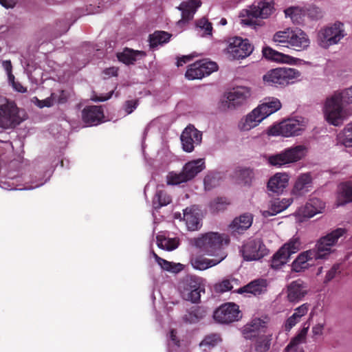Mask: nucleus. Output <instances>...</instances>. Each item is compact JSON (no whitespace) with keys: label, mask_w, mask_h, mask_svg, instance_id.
I'll return each instance as SVG.
<instances>
[{"label":"nucleus","mask_w":352,"mask_h":352,"mask_svg":"<svg viewBox=\"0 0 352 352\" xmlns=\"http://www.w3.org/2000/svg\"><path fill=\"white\" fill-rule=\"evenodd\" d=\"M206 168L204 159L200 158L188 162L181 172L170 171L166 175V184L169 186L179 185L193 179Z\"/></svg>","instance_id":"20e7f679"},{"label":"nucleus","mask_w":352,"mask_h":352,"mask_svg":"<svg viewBox=\"0 0 352 352\" xmlns=\"http://www.w3.org/2000/svg\"><path fill=\"white\" fill-rule=\"evenodd\" d=\"M250 96V89L246 87L233 88L225 96L221 102L220 108L223 111L232 110L241 106Z\"/></svg>","instance_id":"ddd939ff"},{"label":"nucleus","mask_w":352,"mask_h":352,"mask_svg":"<svg viewBox=\"0 0 352 352\" xmlns=\"http://www.w3.org/2000/svg\"><path fill=\"white\" fill-rule=\"evenodd\" d=\"M206 190H210L219 184V179L213 174H208L204 179Z\"/></svg>","instance_id":"603ef678"},{"label":"nucleus","mask_w":352,"mask_h":352,"mask_svg":"<svg viewBox=\"0 0 352 352\" xmlns=\"http://www.w3.org/2000/svg\"><path fill=\"white\" fill-rule=\"evenodd\" d=\"M183 215L188 230H197L201 227L200 215L198 210L195 206L186 208L184 210Z\"/></svg>","instance_id":"393cba45"},{"label":"nucleus","mask_w":352,"mask_h":352,"mask_svg":"<svg viewBox=\"0 0 352 352\" xmlns=\"http://www.w3.org/2000/svg\"><path fill=\"white\" fill-rule=\"evenodd\" d=\"M13 89L20 93H25L27 91V89L24 87L19 82H13L12 85Z\"/></svg>","instance_id":"69168bd1"},{"label":"nucleus","mask_w":352,"mask_h":352,"mask_svg":"<svg viewBox=\"0 0 352 352\" xmlns=\"http://www.w3.org/2000/svg\"><path fill=\"white\" fill-rule=\"evenodd\" d=\"M340 265L335 264L332 266V267L327 272L326 274L324 283H327L333 280L337 274L339 272Z\"/></svg>","instance_id":"6e6d98bb"},{"label":"nucleus","mask_w":352,"mask_h":352,"mask_svg":"<svg viewBox=\"0 0 352 352\" xmlns=\"http://www.w3.org/2000/svg\"><path fill=\"white\" fill-rule=\"evenodd\" d=\"M324 325L323 324H317L312 327V333L314 336H321L323 333Z\"/></svg>","instance_id":"e2e57ef3"},{"label":"nucleus","mask_w":352,"mask_h":352,"mask_svg":"<svg viewBox=\"0 0 352 352\" xmlns=\"http://www.w3.org/2000/svg\"><path fill=\"white\" fill-rule=\"evenodd\" d=\"M54 96H55L54 94H52L50 97H49L45 100H40L36 98L37 106L40 108H43L45 107H50L53 106L54 104Z\"/></svg>","instance_id":"bf43d9fd"},{"label":"nucleus","mask_w":352,"mask_h":352,"mask_svg":"<svg viewBox=\"0 0 352 352\" xmlns=\"http://www.w3.org/2000/svg\"><path fill=\"white\" fill-rule=\"evenodd\" d=\"M344 228H337L326 236L321 237L316 243L315 248L311 249L314 251L315 260L325 258L332 252V247L334 246L338 239L345 234Z\"/></svg>","instance_id":"0eeeda50"},{"label":"nucleus","mask_w":352,"mask_h":352,"mask_svg":"<svg viewBox=\"0 0 352 352\" xmlns=\"http://www.w3.org/2000/svg\"><path fill=\"white\" fill-rule=\"evenodd\" d=\"M254 50V46L249 40L241 37H234L230 39L226 48L229 58L233 60L243 59L249 56Z\"/></svg>","instance_id":"4468645a"},{"label":"nucleus","mask_w":352,"mask_h":352,"mask_svg":"<svg viewBox=\"0 0 352 352\" xmlns=\"http://www.w3.org/2000/svg\"><path fill=\"white\" fill-rule=\"evenodd\" d=\"M220 263V260L208 259L202 256H197L191 260L193 268L199 270H205Z\"/></svg>","instance_id":"a19ab883"},{"label":"nucleus","mask_w":352,"mask_h":352,"mask_svg":"<svg viewBox=\"0 0 352 352\" xmlns=\"http://www.w3.org/2000/svg\"><path fill=\"white\" fill-rule=\"evenodd\" d=\"M179 289L184 300L197 303L201 293H205V280L196 275H187L180 281Z\"/></svg>","instance_id":"39448f33"},{"label":"nucleus","mask_w":352,"mask_h":352,"mask_svg":"<svg viewBox=\"0 0 352 352\" xmlns=\"http://www.w3.org/2000/svg\"><path fill=\"white\" fill-rule=\"evenodd\" d=\"M343 102L352 103V87L342 92L335 93L327 99L324 116L329 124L340 126L346 119L347 113L343 109Z\"/></svg>","instance_id":"f257e3e1"},{"label":"nucleus","mask_w":352,"mask_h":352,"mask_svg":"<svg viewBox=\"0 0 352 352\" xmlns=\"http://www.w3.org/2000/svg\"><path fill=\"white\" fill-rule=\"evenodd\" d=\"M262 120L263 118L261 117L257 110L254 109L251 113L247 115L244 121L240 122L239 127L243 131H249L256 126Z\"/></svg>","instance_id":"f704fd0d"},{"label":"nucleus","mask_w":352,"mask_h":352,"mask_svg":"<svg viewBox=\"0 0 352 352\" xmlns=\"http://www.w3.org/2000/svg\"><path fill=\"white\" fill-rule=\"evenodd\" d=\"M230 202L226 197H217L210 202V209L214 212L224 210Z\"/></svg>","instance_id":"09e8293b"},{"label":"nucleus","mask_w":352,"mask_h":352,"mask_svg":"<svg viewBox=\"0 0 352 352\" xmlns=\"http://www.w3.org/2000/svg\"><path fill=\"white\" fill-rule=\"evenodd\" d=\"M291 31L292 29L287 28L283 31L276 32L273 36L272 41L278 46L288 47Z\"/></svg>","instance_id":"c03bdc74"},{"label":"nucleus","mask_w":352,"mask_h":352,"mask_svg":"<svg viewBox=\"0 0 352 352\" xmlns=\"http://www.w3.org/2000/svg\"><path fill=\"white\" fill-rule=\"evenodd\" d=\"M267 328L265 321L256 318L245 324L241 328V332L245 340H253L266 333Z\"/></svg>","instance_id":"aec40b11"},{"label":"nucleus","mask_w":352,"mask_h":352,"mask_svg":"<svg viewBox=\"0 0 352 352\" xmlns=\"http://www.w3.org/2000/svg\"><path fill=\"white\" fill-rule=\"evenodd\" d=\"M314 259L315 253L314 250H309L300 253L293 262L292 267L296 272H300L307 269L310 265L308 262Z\"/></svg>","instance_id":"c756f323"},{"label":"nucleus","mask_w":352,"mask_h":352,"mask_svg":"<svg viewBox=\"0 0 352 352\" xmlns=\"http://www.w3.org/2000/svg\"><path fill=\"white\" fill-rule=\"evenodd\" d=\"M138 100H126L124 104V109L127 114H131L138 106Z\"/></svg>","instance_id":"13d9d810"},{"label":"nucleus","mask_w":352,"mask_h":352,"mask_svg":"<svg viewBox=\"0 0 352 352\" xmlns=\"http://www.w3.org/2000/svg\"><path fill=\"white\" fill-rule=\"evenodd\" d=\"M274 11V3L273 1L259 0L254 1L252 5L250 6L249 9L246 10L248 18L243 19L242 23L248 25H252L254 24V21L250 17L267 19Z\"/></svg>","instance_id":"9d476101"},{"label":"nucleus","mask_w":352,"mask_h":352,"mask_svg":"<svg viewBox=\"0 0 352 352\" xmlns=\"http://www.w3.org/2000/svg\"><path fill=\"white\" fill-rule=\"evenodd\" d=\"M240 252L245 261L258 260L267 254V248L261 239H249Z\"/></svg>","instance_id":"dca6fc26"},{"label":"nucleus","mask_w":352,"mask_h":352,"mask_svg":"<svg viewBox=\"0 0 352 352\" xmlns=\"http://www.w3.org/2000/svg\"><path fill=\"white\" fill-rule=\"evenodd\" d=\"M252 221V215L245 213L236 217L230 223V228L233 232L241 234L251 226Z\"/></svg>","instance_id":"bb28decb"},{"label":"nucleus","mask_w":352,"mask_h":352,"mask_svg":"<svg viewBox=\"0 0 352 352\" xmlns=\"http://www.w3.org/2000/svg\"><path fill=\"white\" fill-rule=\"evenodd\" d=\"M288 182L289 175L287 174L276 173L270 179L267 188L269 190L279 194L287 186Z\"/></svg>","instance_id":"a878e982"},{"label":"nucleus","mask_w":352,"mask_h":352,"mask_svg":"<svg viewBox=\"0 0 352 352\" xmlns=\"http://www.w3.org/2000/svg\"><path fill=\"white\" fill-rule=\"evenodd\" d=\"M157 264L164 270L171 272L173 273H177L182 270L183 266L181 263H175L173 262L168 261L164 258L160 259Z\"/></svg>","instance_id":"de8ad7c7"},{"label":"nucleus","mask_w":352,"mask_h":352,"mask_svg":"<svg viewBox=\"0 0 352 352\" xmlns=\"http://www.w3.org/2000/svg\"><path fill=\"white\" fill-rule=\"evenodd\" d=\"M305 150V147L302 145L285 148L279 153L269 156L268 162L270 165L277 167L296 162L304 157Z\"/></svg>","instance_id":"6e6552de"},{"label":"nucleus","mask_w":352,"mask_h":352,"mask_svg":"<svg viewBox=\"0 0 352 352\" xmlns=\"http://www.w3.org/2000/svg\"><path fill=\"white\" fill-rule=\"evenodd\" d=\"M171 34L164 31H155L149 35V43L151 48H155L160 45H163L169 41Z\"/></svg>","instance_id":"ea45409f"},{"label":"nucleus","mask_w":352,"mask_h":352,"mask_svg":"<svg viewBox=\"0 0 352 352\" xmlns=\"http://www.w3.org/2000/svg\"><path fill=\"white\" fill-rule=\"evenodd\" d=\"M300 72L294 68L278 67L271 69L263 77V81L268 85L285 86L300 78Z\"/></svg>","instance_id":"423d86ee"},{"label":"nucleus","mask_w":352,"mask_h":352,"mask_svg":"<svg viewBox=\"0 0 352 352\" xmlns=\"http://www.w3.org/2000/svg\"><path fill=\"white\" fill-rule=\"evenodd\" d=\"M254 175V171L251 168H245L240 170L239 177L245 184H249L251 183Z\"/></svg>","instance_id":"864d4df0"},{"label":"nucleus","mask_w":352,"mask_h":352,"mask_svg":"<svg viewBox=\"0 0 352 352\" xmlns=\"http://www.w3.org/2000/svg\"><path fill=\"white\" fill-rule=\"evenodd\" d=\"M104 112L101 107L88 106L82 111V120L87 126H96L102 122Z\"/></svg>","instance_id":"4be33fe9"},{"label":"nucleus","mask_w":352,"mask_h":352,"mask_svg":"<svg viewBox=\"0 0 352 352\" xmlns=\"http://www.w3.org/2000/svg\"><path fill=\"white\" fill-rule=\"evenodd\" d=\"M206 315V310L204 307L195 306L188 309L183 316V320L186 323H197L203 319Z\"/></svg>","instance_id":"2f4dec72"},{"label":"nucleus","mask_w":352,"mask_h":352,"mask_svg":"<svg viewBox=\"0 0 352 352\" xmlns=\"http://www.w3.org/2000/svg\"><path fill=\"white\" fill-rule=\"evenodd\" d=\"M201 0H188L187 1H184L182 4V7H184L188 10L192 12L195 14L197 12V10L201 6Z\"/></svg>","instance_id":"5fc2aeb1"},{"label":"nucleus","mask_w":352,"mask_h":352,"mask_svg":"<svg viewBox=\"0 0 352 352\" xmlns=\"http://www.w3.org/2000/svg\"><path fill=\"white\" fill-rule=\"evenodd\" d=\"M222 339L219 334L212 333L206 336L199 343V348L202 352H208L210 349L218 345Z\"/></svg>","instance_id":"58836bf2"},{"label":"nucleus","mask_w":352,"mask_h":352,"mask_svg":"<svg viewBox=\"0 0 352 352\" xmlns=\"http://www.w3.org/2000/svg\"><path fill=\"white\" fill-rule=\"evenodd\" d=\"M345 36L344 24L336 22L330 26L322 28L318 33L319 45L323 48L338 43Z\"/></svg>","instance_id":"1a4fd4ad"},{"label":"nucleus","mask_w":352,"mask_h":352,"mask_svg":"<svg viewBox=\"0 0 352 352\" xmlns=\"http://www.w3.org/2000/svg\"><path fill=\"white\" fill-rule=\"evenodd\" d=\"M26 119L24 109H19L14 101L0 96V127L14 129Z\"/></svg>","instance_id":"7ed1b4c3"},{"label":"nucleus","mask_w":352,"mask_h":352,"mask_svg":"<svg viewBox=\"0 0 352 352\" xmlns=\"http://www.w3.org/2000/svg\"><path fill=\"white\" fill-rule=\"evenodd\" d=\"M267 281L266 279L258 278L252 280L246 285L237 289L239 294H251L254 296H258L267 291Z\"/></svg>","instance_id":"b1692460"},{"label":"nucleus","mask_w":352,"mask_h":352,"mask_svg":"<svg viewBox=\"0 0 352 352\" xmlns=\"http://www.w3.org/2000/svg\"><path fill=\"white\" fill-rule=\"evenodd\" d=\"M230 237L225 234L208 232L195 240V245L209 256H214L220 262L226 257L224 248L230 243Z\"/></svg>","instance_id":"f03ea898"},{"label":"nucleus","mask_w":352,"mask_h":352,"mask_svg":"<svg viewBox=\"0 0 352 352\" xmlns=\"http://www.w3.org/2000/svg\"><path fill=\"white\" fill-rule=\"evenodd\" d=\"M2 65L7 74L12 72V65L10 60H3Z\"/></svg>","instance_id":"774afa93"},{"label":"nucleus","mask_w":352,"mask_h":352,"mask_svg":"<svg viewBox=\"0 0 352 352\" xmlns=\"http://www.w3.org/2000/svg\"><path fill=\"white\" fill-rule=\"evenodd\" d=\"M195 26L197 30L203 31L201 34L202 36H212V25L206 17L197 20L195 22Z\"/></svg>","instance_id":"a18cd8bd"},{"label":"nucleus","mask_w":352,"mask_h":352,"mask_svg":"<svg viewBox=\"0 0 352 352\" xmlns=\"http://www.w3.org/2000/svg\"><path fill=\"white\" fill-rule=\"evenodd\" d=\"M274 52H276V50L268 46L264 47L262 50L263 57L271 61L274 57Z\"/></svg>","instance_id":"680f3d73"},{"label":"nucleus","mask_w":352,"mask_h":352,"mask_svg":"<svg viewBox=\"0 0 352 352\" xmlns=\"http://www.w3.org/2000/svg\"><path fill=\"white\" fill-rule=\"evenodd\" d=\"M145 52L142 51L133 50L126 48L122 52L118 53L117 57L119 61L126 65L133 64L138 55L145 56Z\"/></svg>","instance_id":"c9c22d12"},{"label":"nucleus","mask_w":352,"mask_h":352,"mask_svg":"<svg viewBox=\"0 0 352 352\" xmlns=\"http://www.w3.org/2000/svg\"><path fill=\"white\" fill-rule=\"evenodd\" d=\"M307 294V286L300 279L292 281L287 287V298L289 302H298Z\"/></svg>","instance_id":"412c9836"},{"label":"nucleus","mask_w":352,"mask_h":352,"mask_svg":"<svg viewBox=\"0 0 352 352\" xmlns=\"http://www.w3.org/2000/svg\"><path fill=\"white\" fill-rule=\"evenodd\" d=\"M218 65L212 61L202 60L191 64L186 72L188 80L201 79L217 71Z\"/></svg>","instance_id":"f3484780"},{"label":"nucleus","mask_w":352,"mask_h":352,"mask_svg":"<svg viewBox=\"0 0 352 352\" xmlns=\"http://www.w3.org/2000/svg\"><path fill=\"white\" fill-rule=\"evenodd\" d=\"M308 329L309 324L306 326V324H304L301 330L291 340L289 344L286 346V352H303V349L300 346V344L305 341Z\"/></svg>","instance_id":"c85d7f7f"},{"label":"nucleus","mask_w":352,"mask_h":352,"mask_svg":"<svg viewBox=\"0 0 352 352\" xmlns=\"http://www.w3.org/2000/svg\"><path fill=\"white\" fill-rule=\"evenodd\" d=\"M291 204L292 201L290 199H283L282 201H275L272 204L270 210L263 211L262 214L265 218L276 215L285 210Z\"/></svg>","instance_id":"4c0bfd02"},{"label":"nucleus","mask_w":352,"mask_h":352,"mask_svg":"<svg viewBox=\"0 0 352 352\" xmlns=\"http://www.w3.org/2000/svg\"><path fill=\"white\" fill-rule=\"evenodd\" d=\"M312 178L310 173H304L300 175L294 186L292 192L294 195H302L308 191L307 188L311 184Z\"/></svg>","instance_id":"72a5a7b5"},{"label":"nucleus","mask_w":352,"mask_h":352,"mask_svg":"<svg viewBox=\"0 0 352 352\" xmlns=\"http://www.w3.org/2000/svg\"><path fill=\"white\" fill-rule=\"evenodd\" d=\"M300 242L298 238H292L284 244L272 256L270 266L273 269H279L285 265L292 254L300 250Z\"/></svg>","instance_id":"9b49d317"},{"label":"nucleus","mask_w":352,"mask_h":352,"mask_svg":"<svg viewBox=\"0 0 352 352\" xmlns=\"http://www.w3.org/2000/svg\"><path fill=\"white\" fill-rule=\"evenodd\" d=\"M180 139L183 150L190 153L196 145H199L201 142L202 133L193 125L190 124L183 131Z\"/></svg>","instance_id":"6ab92c4d"},{"label":"nucleus","mask_w":352,"mask_h":352,"mask_svg":"<svg viewBox=\"0 0 352 352\" xmlns=\"http://www.w3.org/2000/svg\"><path fill=\"white\" fill-rule=\"evenodd\" d=\"M157 243L159 248L168 251L173 250L178 246L175 239H166L161 236H157Z\"/></svg>","instance_id":"49530a36"},{"label":"nucleus","mask_w":352,"mask_h":352,"mask_svg":"<svg viewBox=\"0 0 352 352\" xmlns=\"http://www.w3.org/2000/svg\"><path fill=\"white\" fill-rule=\"evenodd\" d=\"M272 335L263 334L255 339L254 350L256 352H267L271 345Z\"/></svg>","instance_id":"37998d69"},{"label":"nucleus","mask_w":352,"mask_h":352,"mask_svg":"<svg viewBox=\"0 0 352 352\" xmlns=\"http://www.w3.org/2000/svg\"><path fill=\"white\" fill-rule=\"evenodd\" d=\"M340 141L346 147H352V122L344 129L343 135Z\"/></svg>","instance_id":"8fccbe9b"},{"label":"nucleus","mask_w":352,"mask_h":352,"mask_svg":"<svg viewBox=\"0 0 352 352\" xmlns=\"http://www.w3.org/2000/svg\"><path fill=\"white\" fill-rule=\"evenodd\" d=\"M104 74L109 76H118V69L112 67L109 68H107L104 71Z\"/></svg>","instance_id":"338daca9"},{"label":"nucleus","mask_w":352,"mask_h":352,"mask_svg":"<svg viewBox=\"0 0 352 352\" xmlns=\"http://www.w3.org/2000/svg\"><path fill=\"white\" fill-rule=\"evenodd\" d=\"M323 208L324 204L319 199H311L300 210V212L303 217L311 218L315 214L321 212V210Z\"/></svg>","instance_id":"473e14b6"},{"label":"nucleus","mask_w":352,"mask_h":352,"mask_svg":"<svg viewBox=\"0 0 352 352\" xmlns=\"http://www.w3.org/2000/svg\"><path fill=\"white\" fill-rule=\"evenodd\" d=\"M309 309V304L304 303L294 309V314L289 316L284 324V329L286 331H289L296 324H298L301 318L305 316Z\"/></svg>","instance_id":"cd10ccee"},{"label":"nucleus","mask_w":352,"mask_h":352,"mask_svg":"<svg viewBox=\"0 0 352 352\" xmlns=\"http://www.w3.org/2000/svg\"><path fill=\"white\" fill-rule=\"evenodd\" d=\"M309 44V38L305 32L300 29H292L288 47L300 52L306 50Z\"/></svg>","instance_id":"5701e85b"},{"label":"nucleus","mask_w":352,"mask_h":352,"mask_svg":"<svg viewBox=\"0 0 352 352\" xmlns=\"http://www.w3.org/2000/svg\"><path fill=\"white\" fill-rule=\"evenodd\" d=\"M172 201L171 197L164 190H157L153 200V204L155 209L168 205Z\"/></svg>","instance_id":"79ce46f5"},{"label":"nucleus","mask_w":352,"mask_h":352,"mask_svg":"<svg viewBox=\"0 0 352 352\" xmlns=\"http://www.w3.org/2000/svg\"><path fill=\"white\" fill-rule=\"evenodd\" d=\"M338 201L340 205L352 202V182L340 184L339 186Z\"/></svg>","instance_id":"e433bc0d"},{"label":"nucleus","mask_w":352,"mask_h":352,"mask_svg":"<svg viewBox=\"0 0 352 352\" xmlns=\"http://www.w3.org/2000/svg\"><path fill=\"white\" fill-rule=\"evenodd\" d=\"M215 289L219 292H226L232 289V285L230 280L225 279L219 284L216 285Z\"/></svg>","instance_id":"4d7b16f0"},{"label":"nucleus","mask_w":352,"mask_h":352,"mask_svg":"<svg viewBox=\"0 0 352 352\" xmlns=\"http://www.w3.org/2000/svg\"><path fill=\"white\" fill-rule=\"evenodd\" d=\"M180 9L182 10V20L179 21V23L188 22L189 21H190L193 19L194 14L192 13V12H190V11L188 10L187 9H186L184 7H182V6H181Z\"/></svg>","instance_id":"052dcab7"},{"label":"nucleus","mask_w":352,"mask_h":352,"mask_svg":"<svg viewBox=\"0 0 352 352\" xmlns=\"http://www.w3.org/2000/svg\"><path fill=\"white\" fill-rule=\"evenodd\" d=\"M304 130L305 125L302 122L296 119H287L272 126L269 130V134L288 138L299 135Z\"/></svg>","instance_id":"f8f14e48"},{"label":"nucleus","mask_w":352,"mask_h":352,"mask_svg":"<svg viewBox=\"0 0 352 352\" xmlns=\"http://www.w3.org/2000/svg\"><path fill=\"white\" fill-rule=\"evenodd\" d=\"M281 107V103L277 98H272L270 101L258 105L255 109L264 120L270 115L275 113Z\"/></svg>","instance_id":"7c9ffc66"},{"label":"nucleus","mask_w":352,"mask_h":352,"mask_svg":"<svg viewBox=\"0 0 352 352\" xmlns=\"http://www.w3.org/2000/svg\"><path fill=\"white\" fill-rule=\"evenodd\" d=\"M296 58L276 50V52H274V57L272 58V61L276 63L293 64L296 63Z\"/></svg>","instance_id":"3c124183"},{"label":"nucleus","mask_w":352,"mask_h":352,"mask_svg":"<svg viewBox=\"0 0 352 352\" xmlns=\"http://www.w3.org/2000/svg\"><path fill=\"white\" fill-rule=\"evenodd\" d=\"M286 16H289L293 21H298L300 19V16H307L313 20H318L323 16L322 10L314 6L309 5L303 8L290 7L285 10Z\"/></svg>","instance_id":"a211bd4d"},{"label":"nucleus","mask_w":352,"mask_h":352,"mask_svg":"<svg viewBox=\"0 0 352 352\" xmlns=\"http://www.w3.org/2000/svg\"><path fill=\"white\" fill-rule=\"evenodd\" d=\"M241 317L239 305L234 302L223 303L213 313L214 320L221 324H230L239 320Z\"/></svg>","instance_id":"2eb2a0df"},{"label":"nucleus","mask_w":352,"mask_h":352,"mask_svg":"<svg viewBox=\"0 0 352 352\" xmlns=\"http://www.w3.org/2000/svg\"><path fill=\"white\" fill-rule=\"evenodd\" d=\"M192 59V56L190 55L183 56L182 57H180L177 59V66L181 67V66L184 65V64L190 61Z\"/></svg>","instance_id":"0e129e2a"}]
</instances>
